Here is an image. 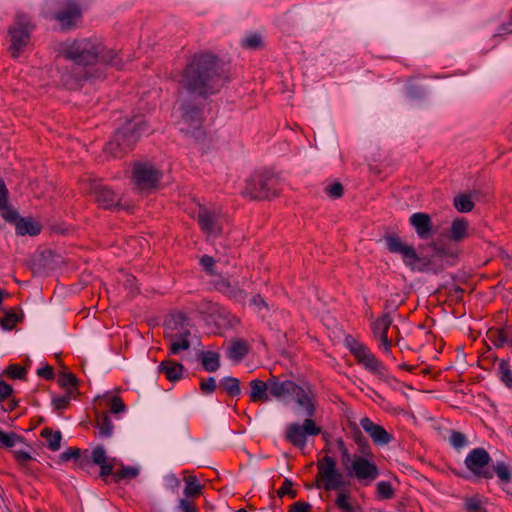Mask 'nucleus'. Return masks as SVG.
Masks as SVG:
<instances>
[{"instance_id": "1", "label": "nucleus", "mask_w": 512, "mask_h": 512, "mask_svg": "<svg viewBox=\"0 0 512 512\" xmlns=\"http://www.w3.org/2000/svg\"><path fill=\"white\" fill-rule=\"evenodd\" d=\"M181 82L188 91L207 95L218 91L226 83V78L219 73L216 58L202 54L191 60Z\"/></svg>"}, {"instance_id": "2", "label": "nucleus", "mask_w": 512, "mask_h": 512, "mask_svg": "<svg viewBox=\"0 0 512 512\" xmlns=\"http://www.w3.org/2000/svg\"><path fill=\"white\" fill-rule=\"evenodd\" d=\"M60 53L77 65H93L99 61L118 65L116 55L106 52L97 38L67 40L60 45Z\"/></svg>"}, {"instance_id": "3", "label": "nucleus", "mask_w": 512, "mask_h": 512, "mask_svg": "<svg viewBox=\"0 0 512 512\" xmlns=\"http://www.w3.org/2000/svg\"><path fill=\"white\" fill-rule=\"evenodd\" d=\"M386 248L395 254H399L404 264L412 271H429L436 265L435 259L442 258L448 254L443 248L435 247V254L433 257L419 256L412 245L404 242L396 235H387L384 238Z\"/></svg>"}, {"instance_id": "4", "label": "nucleus", "mask_w": 512, "mask_h": 512, "mask_svg": "<svg viewBox=\"0 0 512 512\" xmlns=\"http://www.w3.org/2000/svg\"><path fill=\"white\" fill-rule=\"evenodd\" d=\"M337 445L341 453V464L349 477L357 479L364 485L371 484L379 477L380 471L373 461L372 453L365 456H352L342 439L337 440Z\"/></svg>"}, {"instance_id": "5", "label": "nucleus", "mask_w": 512, "mask_h": 512, "mask_svg": "<svg viewBox=\"0 0 512 512\" xmlns=\"http://www.w3.org/2000/svg\"><path fill=\"white\" fill-rule=\"evenodd\" d=\"M228 263V259L220 256L216 259L208 255L200 258V264L204 271L212 277L211 283L215 289L236 301H243L247 296L242 287H240V285L243 286V282L240 283L230 279V277L223 275L217 270V265H226Z\"/></svg>"}, {"instance_id": "6", "label": "nucleus", "mask_w": 512, "mask_h": 512, "mask_svg": "<svg viewBox=\"0 0 512 512\" xmlns=\"http://www.w3.org/2000/svg\"><path fill=\"white\" fill-rule=\"evenodd\" d=\"M145 120L142 116H135L128 120L114 136V139L106 146V151L116 157L120 153L131 149L145 132Z\"/></svg>"}, {"instance_id": "7", "label": "nucleus", "mask_w": 512, "mask_h": 512, "mask_svg": "<svg viewBox=\"0 0 512 512\" xmlns=\"http://www.w3.org/2000/svg\"><path fill=\"white\" fill-rule=\"evenodd\" d=\"M165 338L169 342L170 354L178 355L190 348L188 337L190 336L189 323L182 314L172 315L166 322Z\"/></svg>"}, {"instance_id": "8", "label": "nucleus", "mask_w": 512, "mask_h": 512, "mask_svg": "<svg viewBox=\"0 0 512 512\" xmlns=\"http://www.w3.org/2000/svg\"><path fill=\"white\" fill-rule=\"evenodd\" d=\"M346 343L350 352L356 357L357 361L367 370L377 375L380 379L389 382L393 378L388 374L385 366L375 357V355L362 343L352 338H347Z\"/></svg>"}, {"instance_id": "9", "label": "nucleus", "mask_w": 512, "mask_h": 512, "mask_svg": "<svg viewBox=\"0 0 512 512\" xmlns=\"http://www.w3.org/2000/svg\"><path fill=\"white\" fill-rule=\"evenodd\" d=\"M175 113L179 117L177 124L180 131L197 139L201 137L202 119L200 110L196 106L181 103Z\"/></svg>"}, {"instance_id": "10", "label": "nucleus", "mask_w": 512, "mask_h": 512, "mask_svg": "<svg viewBox=\"0 0 512 512\" xmlns=\"http://www.w3.org/2000/svg\"><path fill=\"white\" fill-rule=\"evenodd\" d=\"M321 428L316 425L312 418L306 417L302 424L293 422L287 425L285 439L292 445L303 449L307 444L308 436H316Z\"/></svg>"}, {"instance_id": "11", "label": "nucleus", "mask_w": 512, "mask_h": 512, "mask_svg": "<svg viewBox=\"0 0 512 512\" xmlns=\"http://www.w3.org/2000/svg\"><path fill=\"white\" fill-rule=\"evenodd\" d=\"M318 471L326 490H337L348 485L344 474L337 469L335 460L330 456L319 462Z\"/></svg>"}, {"instance_id": "12", "label": "nucleus", "mask_w": 512, "mask_h": 512, "mask_svg": "<svg viewBox=\"0 0 512 512\" xmlns=\"http://www.w3.org/2000/svg\"><path fill=\"white\" fill-rule=\"evenodd\" d=\"M161 173L150 163H137L133 168V182L137 189L148 191L157 187Z\"/></svg>"}, {"instance_id": "13", "label": "nucleus", "mask_w": 512, "mask_h": 512, "mask_svg": "<svg viewBox=\"0 0 512 512\" xmlns=\"http://www.w3.org/2000/svg\"><path fill=\"white\" fill-rule=\"evenodd\" d=\"M392 322L390 313H385L371 324L373 335L379 341V348L386 355L391 354L392 339L388 338V331L392 327Z\"/></svg>"}, {"instance_id": "14", "label": "nucleus", "mask_w": 512, "mask_h": 512, "mask_svg": "<svg viewBox=\"0 0 512 512\" xmlns=\"http://www.w3.org/2000/svg\"><path fill=\"white\" fill-rule=\"evenodd\" d=\"M291 397L297 405L295 410L297 414H302L309 418L314 416L316 407L314 395L310 387L297 385Z\"/></svg>"}, {"instance_id": "15", "label": "nucleus", "mask_w": 512, "mask_h": 512, "mask_svg": "<svg viewBox=\"0 0 512 512\" xmlns=\"http://www.w3.org/2000/svg\"><path fill=\"white\" fill-rule=\"evenodd\" d=\"M490 460V455L484 448H475L467 454L465 465L475 476L487 478L489 476L486 473V467Z\"/></svg>"}, {"instance_id": "16", "label": "nucleus", "mask_w": 512, "mask_h": 512, "mask_svg": "<svg viewBox=\"0 0 512 512\" xmlns=\"http://www.w3.org/2000/svg\"><path fill=\"white\" fill-rule=\"evenodd\" d=\"M197 220L208 236H216L221 232V214L219 211L199 206Z\"/></svg>"}, {"instance_id": "17", "label": "nucleus", "mask_w": 512, "mask_h": 512, "mask_svg": "<svg viewBox=\"0 0 512 512\" xmlns=\"http://www.w3.org/2000/svg\"><path fill=\"white\" fill-rule=\"evenodd\" d=\"M10 35L12 55L18 57L30 40L28 21L18 17L17 23L10 29Z\"/></svg>"}, {"instance_id": "18", "label": "nucleus", "mask_w": 512, "mask_h": 512, "mask_svg": "<svg viewBox=\"0 0 512 512\" xmlns=\"http://www.w3.org/2000/svg\"><path fill=\"white\" fill-rule=\"evenodd\" d=\"M62 9L54 17L63 28H70L81 16V8L75 0H60Z\"/></svg>"}, {"instance_id": "19", "label": "nucleus", "mask_w": 512, "mask_h": 512, "mask_svg": "<svg viewBox=\"0 0 512 512\" xmlns=\"http://www.w3.org/2000/svg\"><path fill=\"white\" fill-rule=\"evenodd\" d=\"M409 223L414 228L417 236L422 240L430 239L435 233L432 219L427 213H413L409 218Z\"/></svg>"}, {"instance_id": "20", "label": "nucleus", "mask_w": 512, "mask_h": 512, "mask_svg": "<svg viewBox=\"0 0 512 512\" xmlns=\"http://www.w3.org/2000/svg\"><path fill=\"white\" fill-rule=\"evenodd\" d=\"M360 426L377 445L384 446L389 444L392 440V435L388 433L384 427L374 423L368 417H364L360 420Z\"/></svg>"}, {"instance_id": "21", "label": "nucleus", "mask_w": 512, "mask_h": 512, "mask_svg": "<svg viewBox=\"0 0 512 512\" xmlns=\"http://www.w3.org/2000/svg\"><path fill=\"white\" fill-rule=\"evenodd\" d=\"M91 192L96 202L105 209L120 206V197L101 183L93 184Z\"/></svg>"}, {"instance_id": "22", "label": "nucleus", "mask_w": 512, "mask_h": 512, "mask_svg": "<svg viewBox=\"0 0 512 512\" xmlns=\"http://www.w3.org/2000/svg\"><path fill=\"white\" fill-rule=\"evenodd\" d=\"M297 384L290 380L280 381L276 377L270 379V394L276 399L292 396Z\"/></svg>"}, {"instance_id": "23", "label": "nucleus", "mask_w": 512, "mask_h": 512, "mask_svg": "<svg viewBox=\"0 0 512 512\" xmlns=\"http://www.w3.org/2000/svg\"><path fill=\"white\" fill-rule=\"evenodd\" d=\"M92 461L94 464L99 465L101 468L100 475L106 477L113 473L115 459L108 461L106 451L103 446H97L91 453Z\"/></svg>"}, {"instance_id": "24", "label": "nucleus", "mask_w": 512, "mask_h": 512, "mask_svg": "<svg viewBox=\"0 0 512 512\" xmlns=\"http://www.w3.org/2000/svg\"><path fill=\"white\" fill-rule=\"evenodd\" d=\"M250 399L253 402H268L271 400L270 379L264 382L254 379L250 382Z\"/></svg>"}, {"instance_id": "25", "label": "nucleus", "mask_w": 512, "mask_h": 512, "mask_svg": "<svg viewBox=\"0 0 512 512\" xmlns=\"http://www.w3.org/2000/svg\"><path fill=\"white\" fill-rule=\"evenodd\" d=\"M184 367L182 364L172 360H164L159 365V372L165 374L166 378L172 382L182 378Z\"/></svg>"}, {"instance_id": "26", "label": "nucleus", "mask_w": 512, "mask_h": 512, "mask_svg": "<svg viewBox=\"0 0 512 512\" xmlns=\"http://www.w3.org/2000/svg\"><path fill=\"white\" fill-rule=\"evenodd\" d=\"M469 223L464 218L453 220L449 229V238L454 242H461L468 237Z\"/></svg>"}, {"instance_id": "27", "label": "nucleus", "mask_w": 512, "mask_h": 512, "mask_svg": "<svg viewBox=\"0 0 512 512\" xmlns=\"http://www.w3.org/2000/svg\"><path fill=\"white\" fill-rule=\"evenodd\" d=\"M41 231V226L31 218H21L16 222V232L19 235L35 236Z\"/></svg>"}, {"instance_id": "28", "label": "nucleus", "mask_w": 512, "mask_h": 512, "mask_svg": "<svg viewBox=\"0 0 512 512\" xmlns=\"http://www.w3.org/2000/svg\"><path fill=\"white\" fill-rule=\"evenodd\" d=\"M220 356L216 352H203L201 357V362L203 368L208 372H215L220 367Z\"/></svg>"}, {"instance_id": "29", "label": "nucleus", "mask_w": 512, "mask_h": 512, "mask_svg": "<svg viewBox=\"0 0 512 512\" xmlns=\"http://www.w3.org/2000/svg\"><path fill=\"white\" fill-rule=\"evenodd\" d=\"M248 352V346L243 341H236L231 344L227 350V356L236 362H239Z\"/></svg>"}, {"instance_id": "30", "label": "nucleus", "mask_w": 512, "mask_h": 512, "mask_svg": "<svg viewBox=\"0 0 512 512\" xmlns=\"http://www.w3.org/2000/svg\"><path fill=\"white\" fill-rule=\"evenodd\" d=\"M18 444L24 445L22 437L14 432H6L0 428V445L6 448L16 447Z\"/></svg>"}, {"instance_id": "31", "label": "nucleus", "mask_w": 512, "mask_h": 512, "mask_svg": "<svg viewBox=\"0 0 512 512\" xmlns=\"http://www.w3.org/2000/svg\"><path fill=\"white\" fill-rule=\"evenodd\" d=\"M42 436L46 438L47 446L52 451H58L61 447L62 434L60 431L52 432L50 429H44Z\"/></svg>"}, {"instance_id": "32", "label": "nucleus", "mask_w": 512, "mask_h": 512, "mask_svg": "<svg viewBox=\"0 0 512 512\" xmlns=\"http://www.w3.org/2000/svg\"><path fill=\"white\" fill-rule=\"evenodd\" d=\"M97 428L99 429V436L109 438L113 435L114 426L107 414H103L98 418Z\"/></svg>"}, {"instance_id": "33", "label": "nucleus", "mask_w": 512, "mask_h": 512, "mask_svg": "<svg viewBox=\"0 0 512 512\" xmlns=\"http://www.w3.org/2000/svg\"><path fill=\"white\" fill-rule=\"evenodd\" d=\"M454 206L461 213L472 211L474 203L469 195L460 194L454 198Z\"/></svg>"}, {"instance_id": "34", "label": "nucleus", "mask_w": 512, "mask_h": 512, "mask_svg": "<svg viewBox=\"0 0 512 512\" xmlns=\"http://www.w3.org/2000/svg\"><path fill=\"white\" fill-rule=\"evenodd\" d=\"M140 473V468L138 466H123L120 470L114 473L115 479L117 481L123 479H134Z\"/></svg>"}, {"instance_id": "35", "label": "nucleus", "mask_w": 512, "mask_h": 512, "mask_svg": "<svg viewBox=\"0 0 512 512\" xmlns=\"http://www.w3.org/2000/svg\"><path fill=\"white\" fill-rule=\"evenodd\" d=\"M186 486L184 489V494L187 497L197 496L201 492V485L199 484L197 478L195 476H189L185 480Z\"/></svg>"}, {"instance_id": "36", "label": "nucleus", "mask_w": 512, "mask_h": 512, "mask_svg": "<svg viewBox=\"0 0 512 512\" xmlns=\"http://www.w3.org/2000/svg\"><path fill=\"white\" fill-rule=\"evenodd\" d=\"M221 384L225 391L232 396H236L240 393L239 380L237 378L225 377L222 379Z\"/></svg>"}, {"instance_id": "37", "label": "nucleus", "mask_w": 512, "mask_h": 512, "mask_svg": "<svg viewBox=\"0 0 512 512\" xmlns=\"http://www.w3.org/2000/svg\"><path fill=\"white\" fill-rule=\"evenodd\" d=\"M21 320V316L15 312L6 311L1 319V325L5 330H12L14 326Z\"/></svg>"}, {"instance_id": "38", "label": "nucleus", "mask_w": 512, "mask_h": 512, "mask_svg": "<svg viewBox=\"0 0 512 512\" xmlns=\"http://www.w3.org/2000/svg\"><path fill=\"white\" fill-rule=\"evenodd\" d=\"M58 383L60 386L65 388L68 393L72 394L73 390L75 389L76 378L71 373H62L58 378Z\"/></svg>"}, {"instance_id": "39", "label": "nucleus", "mask_w": 512, "mask_h": 512, "mask_svg": "<svg viewBox=\"0 0 512 512\" xmlns=\"http://www.w3.org/2000/svg\"><path fill=\"white\" fill-rule=\"evenodd\" d=\"M377 493L382 499H391L394 496V489L390 482L380 481L377 483Z\"/></svg>"}, {"instance_id": "40", "label": "nucleus", "mask_w": 512, "mask_h": 512, "mask_svg": "<svg viewBox=\"0 0 512 512\" xmlns=\"http://www.w3.org/2000/svg\"><path fill=\"white\" fill-rule=\"evenodd\" d=\"M449 441H450L451 445L456 449L463 448L468 443L466 436L463 433L458 432V431L451 432Z\"/></svg>"}, {"instance_id": "41", "label": "nucleus", "mask_w": 512, "mask_h": 512, "mask_svg": "<svg viewBox=\"0 0 512 512\" xmlns=\"http://www.w3.org/2000/svg\"><path fill=\"white\" fill-rule=\"evenodd\" d=\"M71 395H72L71 393L66 392L65 395L53 397L52 405H53L54 409H56V410L65 409L70 403Z\"/></svg>"}, {"instance_id": "42", "label": "nucleus", "mask_w": 512, "mask_h": 512, "mask_svg": "<svg viewBox=\"0 0 512 512\" xmlns=\"http://www.w3.org/2000/svg\"><path fill=\"white\" fill-rule=\"evenodd\" d=\"M261 43H262L261 36L256 33L247 35L242 40L243 47L250 48V49L258 48L261 45Z\"/></svg>"}, {"instance_id": "43", "label": "nucleus", "mask_w": 512, "mask_h": 512, "mask_svg": "<svg viewBox=\"0 0 512 512\" xmlns=\"http://www.w3.org/2000/svg\"><path fill=\"white\" fill-rule=\"evenodd\" d=\"M500 378L507 386H512V372L509 369L508 363L502 361L499 365Z\"/></svg>"}, {"instance_id": "44", "label": "nucleus", "mask_w": 512, "mask_h": 512, "mask_svg": "<svg viewBox=\"0 0 512 512\" xmlns=\"http://www.w3.org/2000/svg\"><path fill=\"white\" fill-rule=\"evenodd\" d=\"M5 373L11 378L23 379L26 374V371L23 367L13 364L6 368Z\"/></svg>"}, {"instance_id": "45", "label": "nucleus", "mask_w": 512, "mask_h": 512, "mask_svg": "<svg viewBox=\"0 0 512 512\" xmlns=\"http://www.w3.org/2000/svg\"><path fill=\"white\" fill-rule=\"evenodd\" d=\"M326 194L331 198H340L343 195V186L342 184L336 182L325 188Z\"/></svg>"}, {"instance_id": "46", "label": "nucleus", "mask_w": 512, "mask_h": 512, "mask_svg": "<svg viewBox=\"0 0 512 512\" xmlns=\"http://www.w3.org/2000/svg\"><path fill=\"white\" fill-rule=\"evenodd\" d=\"M495 472L502 481L508 482L511 478L510 470L504 463H498Z\"/></svg>"}, {"instance_id": "47", "label": "nucleus", "mask_w": 512, "mask_h": 512, "mask_svg": "<svg viewBox=\"0 0 512 512\" xmlns=\"http://www.w3.org/2000/svg\"><path fill=\"white\" fill-rule=\"evenodd\" d=\"M13 453L20 464H25L32 458L30 452L25 448H16Z\"/></svg>"}, {"instance_id": "48", "label": "nucleus", "mask_w": 512, "mask_h": 512, "mask_svg": "<svg viewBox=\"0 0 512 512\" xmlns=\"http://www.w3.org/2000/svg\"><path fill=\"white\" fill-rule=\"evenodd\" d=\"M336 504L339 508H341L343 510H346V511L351 510V505L348 501V495L344 492H341L338 494V496L336 498Z\"/></svg>"}, {"instance_id": "49", "label": "nucleus", "mask_w": 512, "mask_h": 512, "mask_svg": "<svg viewBox=\"0 0 512 512\" xmlns=\"http://www.w3.org/2000/svg\"><path fill=\"white\" fill-rule=\"evenodd\" d=\"M216 388V380L214 377H209L207 380L201 382V389L204 393H212Z\"/></svg>"}, {"instance_id": "50", "label": "nucleus", "mask_w": 512, "mask_h": 512, "mask_svg": "<svg viewBox=\"0 0 512 512\" xmlns=\"http://www.w3.org/2000/svg\"><path fill=\"white\" fill-rule=\"evenodd\" d=\"M80 455V450L78 448H69L67 451L63 452L60 455V459L62 461H68L72 458L77 459Z\"/></svg>"}, {"instance_id": "51", "label": "nucleus", "mask_w": 512, "mask_h": 512, "mask_svg": "<svg viewBox=\"0 0 512 512\" xmlns=\"http://www.w3.org/2000/svg\"><path fill=\"white\" fill-rule=\"evenodd\" d=\"M13 392V388L4 381H0V401L8 398Z\"/></svg>"}, {"instance_id": "52", "label": "nucleus", "mask_w": 512, "mask_h": 512, "mask_svg": "<svg viewBox=\"0 0 512 512\" xmlns=\"http://www.w3.org/2000/svg\"><path fill=\"white\" fill-rule=\"evenodd\" d=\"M7 194H8V191L5 187V184L0 179V209L1 210L7 208Z\"/></svg>"}, {"instance_id": "53", "label": "nucleus", "mask_w": 512, "mask_h": 512, "mask_svg": "<svg viewBox=\"0 0 512 512\" xmlns=\"http://www.w3.org/2000/svg\"><path fill=\"white\" fill-rule=\"evenodd\" d=\"M110 409L113 413H120L125 410V405L119 398L114 397L111 401Z\"/></svg>"}, {"instance_id": "54", "label": "nucleus", "mask_w": 512, "mask_h": 512, "mask_svg": "<svg viewBox=\"0 0 512 512\" xmlns=\"http://www.w3.org/2000/svg\"><path fill=\"white\" fill-rule=\"evenodd\" d=\"M505 342L512 345V327L506 329L505 331H503L499 334V344L498 345L503 344Z\"/></svg>"}, {"instance_id": "55", "label": "nucleus", "mask_w": 512, "mask_h": 512, "mask_svg": "<svg viewBox=\"0 0 512 512\" xmlns=\"http://www.w3.org/2000/svg\"><path fill=\"white\" fill-rule=\"evenodd\" d=\"M292 482L288 479H286L283 483V486L279 490V495L283 496L286 494H290L291 497H295V492L291 490Z\"/></svg>"}, {"instance_id": "56", "label": "nucleus", "mask_w": 512, "mask_h": 512, "mask_svg": "<svg viewBox=\"0 0 512 512\" xmlns=\"http://www.w3.org/2000/svg\"><path fill=\"white\" fill-rule=\"evenodd\" d=\"M310 504L305 502H295L291 506L290 512H309Z\"/></svg>"}, {"instance_id": "57", "label": "nucleus", "mask_w": 512, "mask_h": 512, "mask_svg": "<svg viewBox=\"0 0 512 512\" xmlns=\"http://www.w3.org/2000/svg\"><path fill=\"white\" fill-rule=\"evenodd\" d=\"M465 507L470 512H477L479 507H480V504H479V501L477 499H475V498H468L465 501Z\"/></svg>"}, {"instance_id": "58", "label": "nucleus", "mask_w": 512, "mask_h": 512, "mask_svg": "<svg viewBox=\"0 0 512 512\" xmlns=\"http://www.w3.org/2000/svg\"><path fill=\"white\" fill-rule=\"evenodd\" d=\"M37 375L46 379H50L53 377V369L49 365H46L37 370Z\"/></svg>"}, {"instance_id": "59", "label": "nucleus", "mask_w": 512, "mask_h": 512, "mask_svg": "<svg viewBox=\"0 0 512 512\" xmlns=\"http://www.w3.org/2000/svg\"><path fill=\"white\" fill-rule=\"evenodd\" d=\"M251 302H252V304H253L256 308H258L259 310H260L262 307H266V303H265V301H264V300H263V298H262L261 296H259V295L254 296V297L252 298V301H251Z\"/></svg>"}, {"instance_id": "60", "label": "nucleus", "mask_w": 512, "mask_h": 512, "mask_svg": "<svg viewBox=\"0 0 512 512\" xmlns=\"http://www.w3.org/2000/svg\"><path fill=\"white\" fill-rule=\"evenodd\" d=\"M167 484L170 487H178L179 486V480L174 475H168L166 477Z\"/></svg>"}, {"instance_id": "61", "label": "nucleus", "mask_w": 512, "mask_h": 512, "mask_svg": "<svg viewBox=\"0 0 512 512\" xmlns=\"http://www.w3.org/2000/svg\"><path fill=\"white\" fill-rule=\"evenodd\" d=\"M3 217L7 219L8 221H15L17 219V213L13 210H7Z\"/></svg>"}, {"instance_id": "62", "label": "nucleus", "mask_w": 512, "mask_h": 512, "mask_svg": "<svg viewBox=\"0 0 512 512\" xmlns=\"http://www.w3.org/2000/svg\"><path fill=\"white\" fill-rule=\"evenodd\" d=\"M510 27H511L510 24H506V25L501 26L500 32L497 33L495 36H500V35H505V34L512 33V30L510 29Z\"/></svg>"}, {"instance_id": "63", "label": "nucleus", "mask_w": 512, "mask_h": 512, "mask_svg": "<svg viewBox=\"0 0 512 512\" xmlns=\"http://www.w3.org/2000/svg\"><path fill=\"white\" fill-rule=\"evenodd\" d=\"M134 282H135L134 276L126 275V280H125L126 285H128L130 288H133Z\"/></svg>"}, {"instance_id": "64", "label": "nucleus", "mask_w": 512, "mask_h": 512, "mask_svg": "<svg viewBox=\"0 0 512 512\" xmlns=\"http://www.w3.org/2000/svg\"><path fill=\"white\" fill-rule=\"evenodd\" d=\"M63 82H64L65 85L69 86L70 88H74L77 85V83H75V84L72 83L70 81V79L68 78V76L67 77L66 76L63 77Z\"/></svg>"}]
</instances>
